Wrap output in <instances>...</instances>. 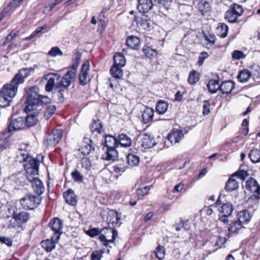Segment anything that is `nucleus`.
<instances>
[{
	"mask_svg": "<svg viewBox=\"0 0 260 260\" xmlns=\"http://www.w3.org/2000/svg\"><path fill=\"white\" fill-rule=\"evenodd\" d=\"M39 89L36 86L28 87L26 91L24 111L28 113L38 110L45 112V116L49 109V98L39 94Z\"/></svg>",
	"mask_w": 260,
	"mask_h": 260,
	"instance_id": "f257e3e1",
	"label": "nucleus"
},
{
	"mask_svg": "<svg viewBox=\"0 0 260 260\" xmlns=\"http://www.w3.org/2000/svg\"><path fill=\"white\" fill-rule=\"evenodd\" d=\"M35 69L32 68H23L18 70L11 80L10 83L5 84L0 89L6 96L11 100L15 96L18 91V86L23 84L25 79L31 73H34Z\"/></svg>",
	"mask_w": 260,
	"mask_h": 260,
	"instance_id": "f03ea898",
	"label": "nucleus"
},
{
	"mask_svg": "<svg viewBox=\"0 0 260 260\" xmlns=\"http://www.w3.org/2000/svg\"><path fill=\"white\" fill-rule=\"evenodd\" d=\"M17 157L19 159L20 162L23 163L26 177L30 178L31 176L39 175L40 163L41 161L43 160V155H38L37 158H35L30 156L26 150L19 149Z\"/></svg>",
	"mask_w": 260,
	"mask_h": 260,
	"instance_id": "7ed1b4c3",
	"label": "nucleus"
},
{
	"mask_svg": "<svg viewBox=\"0 0 260 260\" xmlns=\"http://www.w3.org/2000/svg\"><path fill=\"white\" fill-rule=\"evenodd\" d=\"M77 72L68 69L67 73L62 77L57 73L50 72V91L54 87L57 88L67 89L74 81Z\"/></svg>",
	"mask_w": 260,
	"mask_h": 260,
	"instance_id": "20e7f679",
	"label": "nucleus"
},
{
	"mask_svg": "<svg viewBox=\"0 0 260 260\" xmlns=\"http://www.w3.org/2000/svg\"><path fill=\"white\" fill-rule=\"evenodd\" d=\"M244 13L243 6L237 3H233L225 12L224 19L230 23L238 22V18Z\"/></svg>",
	"mask_w": 260,
	"mask_h": 260,
	"instance_id": "39448f33",
	"label": "nucleus"
},
{
	"mask_svg": "<svg viewBox=\"0 0 260 260\" xmlns=\"http://www.w3.org/2000/svg\"><path fill=\"white\" fill-rule=\"evenodd\" d=\"M30 215L25 212H21L18 213L14 212L12 217H9L6 218V221L9 222L7 228H15L16 226L21 227L22 224L26 223L29 219Z\"/></svg>",
	"mask_w": 260,
	"mask_h": 260,
	"instance_id": "423d86ee",
	"label": "nucleus"
},
{
	"mask_svg": "<svg viewBox=\"0 0 260 260\" xmlns=\"http://www.w3.org/2000/svg\"><path fill=\"white\" fill-rule=\"evenodd\" d=\"M25 128H26V127L24 123V118L23 117H19L15 119L12 120L8 127L4 130V131L0 133V135L3 136L2 141L3 142L5 138H7L9 144V136L6 137H5V135L14 131L22 129Z\"/></svg>",
	"mask_w": 260,
	"mask_h": 260,
	"instance_id": "0eeeda50",
	"label": "nucleus"
},
{
	"mask_svg": "<svg viewBox=\"0 0 260 260\" xmlns=\"http://www.w3.org/2000/svg\"><path fill=\"white\" fill-rule=\"evenodd\" d=\"M41 201V199L39 196H35L29 193L26 194L24 198L20 199V203L23 209L33 210L38 207Z\"/></svg>",
	"mask_w": 260,
	"mask_h": 260,
	"instance_id": "6e6552de",
	"label": "nucleus"
},
{
	"mask_svg": "<svg viewBox=\"0 0 260 260\" xmlns=\"http://www.w3.org/2000/svg\"><path fill=\"white\" fill-rule=\"evenodd\" d=\"M78 150L84 156L89 155V157H95V147L93 141L89 138L84 137L83 141Z\"/></svg>",
	"mask_w": 260,
	"mask_h": 260,
	"instance_id": "1a4fd4ad",
	"label": "nucleus"
},
{
	"mask_svg": "<svg viewBox=\"0 0 260 260\" xmlns=\"http://www.w3.org/2000/svg\"><path fill=\"white\" fill-rule=\"evenodd\" d=\"M106 221L108 228L119 226L121 224V213L115 210H109L107 213Z\"/></svg>",
	"mask_w": 260,
	"mask_h": 260,
	"instance_id": "9d476101",
	"label": "nucleus"
},
{
	"mask_svg": "<svg viewBox=\"0 0 260 260\" xmlns=\"http://www.w3.org/2000/svg\"><path fill=\"white\" fill-rule=\"evenodd\" d=\"M90 70V64L88 60H85L82 63L80 73L78 75L79 83L82 86L86 85L90 81L89 77V71Z\"/></svg>",
	"mask_w": 260,
	"mask_h": 260,
	"instance_id": "9b49d317",
	"label": "nucleus"
},
{
	"mask_svg": "<svg viewBox=\"0 0 260 260\" xmlns=\"http://www.w3.org/2000/svg\"><path fill=\"white\" fill-rule=\"evenodd\" d=\"M237 217V220L232 221L230 228H237V226L244 228L242 224L248 223L251 218V216L247 210H244L238 212Z\"/></svg>",
	"mask_w": 260,
	"mask_h": 260,
	"instance_id": "f8f14e48",
	"label": "nucleus"
},
{
	"mask_svg": "<svg viewBox=\"0 0 260 260\" xmlns=\"http://www.w3.org/2000/svg\"><path fill=\"white\" fill-rule=\"evenodd\" d=\"M37 175H34L29 177H26V179L31 184V187L34 192L38 195L40 196L42 194L45 190V187L41 180L39 179Z\"/></svg>",
	"mask_w": 260,
	"mask_h": 260,
	"instance_id": "ddd939ff",
	"label": "nucleus"
},
{
	"mask_svg": "<svg viewBox=\"0 0 260 260\" xmlns=\"http://www.w3.org/2000/svg\"><path fill=\"white\" fill-rule=\"evenodd\" d=\"M184 136L183 131L181 129L173 128L168 133L167 138L172 144L179 143Z\"/></svg>",
	"mask_w": 260,
	"mask_h": 260,
	"instance_id": "4468645a",
	"label": "nucleus"
},
{
	"mask_svg": "<svg viewBox=\"0 0 260 260\" xmlns=\"http://www.w3.org/2000/svg\"><path fill=\"white\" fill-rule=\"evenodd\" d=\"M142 52L144 54L143 58L145 59H148L150 61L157 59L158 51L153 49L148 44H145L142 48Z\"/></svg>",
	"mask_w": 260,
	"mask_h": 260,
	"instance_id": "2eb2a0df",
	"label": "nucleus"
},
{
	"mask_svg": "<svg viewBox=\"0 0 260 260\" xmlns=\"http://www.w3.org/2000/svg\"><path fill=\"white\" fill-rule=\"evenodd\" d=\"M63 197L68 205L74 207L77 205L78 199L72 189L69 188L64 191L63 193Z\"/></svg>",
	"mask_w": 260,
	"mask_h": 260,
	"instance_id": "dca6fc26",
	"label": "nucleus"
},
{
	"mask_svg": "<svg viewBox=\"0 0 260 260\" xmlns=\"http://www.w3.org/2000/svg\"><path fill=\"white\" fill-rule=\"evenodd\" d=\"M92 134L101 135L105 132V128L102 121L99 119H93L89 126Z\"/></svg>",
	"mask_w": 260,
	"mask_h": 260,
	"instance_id": "f3484780",
	"label": "nucleus"
},
{
	"mask_svg": "<svg viewBox=\"0 0 260 260\" xmlns=\"http://www.w3.org/2000/svg\"><path fill=\"white\" fill-rule=\"evenodd\" d=\"M108 233L112 234V239H108L104 235H101L99 237V239L102 244L105 246H108L110 243H113L115 239L118 236V232L115 229H106Z\"/></svg>",
	"mask_w": 260,
	"mask_h": 260,
	"instance_id": "a211bd4d",
	"label": "nucleus"
},
{
	"mask_svg": "<svg viewBox=\"0 0 260 260\" xmlns=\"http://www.w3.org/2000/svg\"><path fill=\"white\" fill-rule=\"evenodd\" d=\"M116 148L114 147H103L104 154L103 155V158L107 160L114 161L117 158L118 155Z\"/></svg>",
	"mask_w": 260,
	"mask_h": 260,
	"instance_id": "6ab92c4d",
	"label": "nucleus"
},
{
	"mask_svg": "<svg viewBox=\"0 0 260 260\" xmlns=\"http://www.w3.org/2000/svg\"><path fill=\"white\" fill-rule=\"evenodd\" d=\"M126 46L130 49L138 50L140 47V39L135 36H128L125 41Z\"/></svg>",
	"mask_w": 260,
	"mask_h": 260,
	"instance_id": "aec40b11",
	"label": "nucleus"
},
{
	"mask_svg": "<svg viewBox=\"0 0 260 260\" xmlns=\"http://www.w3.org/2000/svg\"><path fill=\"white\" fill-rule=\"evenodd\" d=\"M154 114V110L146 106L142 115V122L143 124H149L153 120Z\"/></svg>",
	"mask_w": 260,
	"mask_h": 260,
	"instance_id": "412c9836",
	"label": "nucleus"
},
{
	"mask_svg": "<svg viewBox=\"0 0 260 260\" xmlns=\"http://www.w3.org/2000/svg\"><path fill=\"white\" fill-rule=\"evenodd\" d=\"M152 0H138L137 9L141 13L148 12L153 7Z\"/></svg>",
	"mask_w": 260,
	"mask_h": 260,
	"instance_id": "4be33fe9",
	"label": "nucleus"
},
{
	"mask_svg": "<svg viewBox=\"0 0 260 260\" xmlns=\"http://www.w3.org/2000/svg\"><path fill=\"white\" fill-rule=\"evenodd\" d=\"M63 134V131L61 128H56L52 130L51 134L50 133V145L55 146L60 141Z\"/></svg>",
	"mask_w": 260,
	"mask_h": 260,
	"instance_id": "5701e85b",
	"label": "nucleus"
},
{
	"mask_svg": "<svg viewBox=\"0 0 260 260\" xmlns=\"http://www.w3.org/2000/svg\"><path fill=\"white\" fill-rule=\"evenodd\" d=\"M235 88V83L232 80L223 81L220 86V91L222 94H228Z\"/></svg>",
	"mask_w": 260,
	"mask_h": 260,
	"instance_id": "b1692460",
	"label": "nucleus"
},
{
	"mask_svg": "<svg viewBox=\"0 0 260 260\" xmlns=\"http://www.w3.org/2000/svg\"><path fill=\"white\" fill-rule=\"evenodd\" d=\"M117 140L118 146L123 148L129 147L132 144V140L131 138L125 134H119L117 136Z\"/></svg>",
	"mask_w": 260,
	"mask_h": 260,
	"instance_id": "393cba45",
	"label": "nucleus"
},
{
	"mask_svg": "<svg viewBox=\"0 0 260 260\" xmlns=\"http://www.w3.org/2000/svg\"><path fill=\"white\" fill-rule=\"evenodd\" d=\"M220 86L218 77L217 79H210L206 85L208 91L211 94L215 93L220 90Z\"/></svg>",
	"mask_w": 260,
	"mask_h": 260,
	"instance_id": "a878e982",
	"label": "nucleus"
},
{
	"mask_svg": "<svg viewBox=\"0 0 260 260\" xmlns=\"http://www.w3.org/2000/svg\"><path fill=\"white\" fill-rule=\"evenodd\" d=\"M20 34V30L18 29H14L11 31V32L5 38L2 40V46H5L8 44L10 43L11 41L14 40L16 37L19 36Z\"/></svg>",
	"mask_w": 260,
	"mask_h": 260,
	"instance_id": "bb28decb",
	"label": "nucleus"
},
{
	"mask_svg": "<svg viewBox=\"0 0 260 260\" xmlns=\"http://www.w3.org/2000/svg\"><path fill=\"white\" fill-rule=\"evenodd\" d=\"M81 58V53L79 51H77L74 53L72 58V64L68 67V69L77 72Z\"/></svg>",
	"mask_w": 260,
	"mask_h": 260,
	"instance_id": "cd10ccee",
	"label": "nucleus"
},
{
	"mask_svg": "<svg viewBox=\"0 0 260 260\" xmlns=\"http://www.w3.org/2000/svg\"><path fill=\"white\" fill-rule=\"evenodd\" d=\"M152 187V185H149L138 188L136 190L137 200H143L145 197L148 195L150 190Z\"/></svg>",
	"mask_w": 260,
	"mask_h": 260,
	"instance_id": "c85d7f7f",
	"label": "nucleus"
},
{
	"mask_svg": "<svg viewBox=\"0 0 260 260\" xmlns=\"http://www.w3.org/2000/svg\"><path fill=\"white\" fill-rule=\"evenodd\" d=\"M203 38H204L206 41L204 43V46L206 48L210 49L215 45L216 38L214 34L209 32L207 34L204 33Z\"/></svg>",
	"mask_w": 260,
	"mask_h": 260,
	"instance_id": "c756f323",
	"label": "nucleus"
},
{
	"mask_svg": "<svg viewBox=\"0 0 260 260\" xmlns=\"http://www.w3.org/2000/svg\"><path fill=\"white\" fill-rule=\"evenodd\" d=\"M197 9L201 15H204L210 11L211 7L209 3L206 0H199L197 4Z\"/></svg>",
	"mask_w": 260,
	"mask_h": 260,
	"instance_id": "7c9ffc66",
	"label": "nucleus"
},
{
	"mask_svg": "<svg viewBox=\"0 0 260 260\" xmlns=\"http://www.w3.org/2000/svg\"><path fill=\"white\" fill-rule=\"evenodd\" d=\"M105 145L103 147L117 148L118 146L117 137L112 135H108L105 137Z\"/></svg>",
	"mask_w": 260,
	"mask_h": 260,
	"instance_id": "2f4dec72",
	"label": "nucleus"
},
{
	"mask_svg": "<svg viewBox=\"0 0 260 260\" xmlns=\"http://www.w3.org/2000/svg\"><path fill=\"white\" fill-rule=\"evenodd\" d=\"M232 176L229 177L225 185V189L226 191L231 192L238 189L239 187L238 182L233 178Z\"/></svg>",
	"mask_w": 260,
	"mask_h": 260,
	"instance_id": "473e14b6",
	"label": "nucleus"
},
{
	"mask_svg": "<svg viewBox=\"0 0 260 260\" xmlns=\"http://www.w3.org/2000/svg\"><path fill=\"white\" fill-rule=\"evenodd\" d=\"M169 104L168 102L160 100L156 105L155 110L156 113L159 115H162L165 114L168 110Z\"/></svg>",
	"mask_w": 260,
	"mask_h": 260,
	"instance_id": "72a5a7b5",
	"label": "nucleus"
},
{
	"mask_svg": "<svg viewBox=\"0 0 260 260\" xmlns=\"http://www.w3.org/2000/svg\"><path fill=\"white\" fill-rule=\"evenodd\" d=\"M126 162L131 168L138 166L140 162V157L134 154L128 153L126 155Z\"/></svg>",
	"mask_w": 260,
	"mask_h": 260,
	"instance_id": "f704fd0d",
	"label": "nucleus"
},
{
	"mask_svg": "<svg viewBox=\"0 0 260 260\" xmlns=\"http://www.w3.org/2000/svg\"><path fill=\"white\" fill-rule=\"evenodd\" d=\"M200 73L194 70L190 71L187 78L188 83L191 85L196 84L200 79Z\"/></svg>",
	"mask_w": 260,
	"mask_h": 260,
	"instance_id": "c9c22d12",
	"label": "nucleus"
},
{
	"mask_svg": "<svg viewBox=\"0 0 260 260\" xmlns=\"http://www.w3.org/2000/svg\"><path fill=\"white\" fill-rule=\"evenodd\" d=\"M251 76V72L247 69H243L239 71L237 75L238 81L241 83L246 82Z\"/></svg>",
	"mask_w": 260,
	"mask_h": 260,
	"instance_id": "e433bc0d",
	"label": "nucleus"
},
{
	"mask_svg": "<svg viewBox=\"0 0 260 260\" xmlns=\"http://www.w3.org/2000/svg\"><path fill=\"white\" fill-rule=\"evenodd\" d=\"M54 231V233L50 240V244H52V246L50 245V251L55 248L54 244L58 242V240L60 238V235L62 233L61 231V229H52Z\"/></svg>",
	"mask_w": 260,
	"mask_h": 260,
	"instance_id": "4c0bfd02",
	"label": "nucleus"
},
{
	"mask_svg": "<svg viewBox=\"0 0 260 260\" xmlns=\"http://www.w3.org/2000/svg\"><path fill=\"white\" fill-rule=\"evenodd\" d=\"M113 64L123 67L125 64L126 60L123 54L117 52L113 56Z\"/></svg>",
	"mask_w": 260,
	"mask_h": 260,
	"instance_id": "58836bf2",
	"label": "nucleus"
},
{
	"mask_svg": "<svg viewBox=\"0 0 260 260\" xmlns=\"http://www.w3.org/2000/svg\"><path fill=\"white\" fill-rule=\"evenodd\" d=\"M122 67L113 64L110 68V73L113 77L116 79H121L123 76V70Z\"/></svg>",
	"mask_w": 260,
	"mask_h": 260,
	"instance_id": "ea45409f",
	"label": "nucleus"
},
{
	"mask_svg": "<svg viewBox=\"0 0 260 260\" xmlns=\"http://www.w3.org/2000/svg\"><path fill=\"white\" fill-rule=\"evenodd\" d=\"M248 157L253 163L260 162V149L257 148L252 149L248 154Z\"/></svg>",
	"mask_w": 260,
	"mask_h": 260,
	"instance_id": "a19ab883",
	"label": "nucleus"
},
{
	"mask_svg": "<svg viewBox=\"0 0 260 260\" xmlns=\"http://www.w3.org/2000/svg\"><path fill=\"white\" fill-rule=\"evenodd\" d=\"M217 35L222 38H225L228 33L229 27L224 23H220L217 27Z\"/></svg>",
	"mask_w": 260,
	"mask_h": 260,
	"instance_id": "79ce46f5",
	"label": "nucleus"
},
{
	"mask_svg": "<svg viewBox=\"0 0 260 260\" xmlns=\"http://www.w3.org/2000/svg\"><path fill=\"white\" fill-rule=\"evenodd\" d=\"M38 119L36 114H28L24 118V123L26 127H31L36 124Z\"/></svg>",
	"mask_w": 260,
	"mask_h": 260,
	"instance_id": "37998d69",
	"label": "nucleus"
},
{
	"mask_svg": "<svg viewBox=\"0 0 260 260\" xmlns=\"http://www.w3.org/2000/svg\"><path fill=\"white\" fill-rule=\"evenodd\" d=\"M233 210L234 207L233 205L230 203H226L225 204H223L221 207L220 212L223 215L230 216L231 215Z\"/></svg>",
	"mask_w": 260,
	"mask_h": 260,
	"instance_id": "c03bdc74",
	"label": "nucleus"
},
{
	"mask_svg": "<svg viewBox=\"0 0 260 260\" xmlns=\"http://www.w3.org/2000/svg\"><path fill=\"white\" fill-rule=\"evenodd\" d=\"M142 146L145 148H150L153 146V139L148 134H145L142 140Z\"/></svg>",
	"mask_w": 260,
	"mask_h": 260,
	"instance_id": "a18cd8bd",
	"label": "nucleus"
},
{
	"mask_svg": "<svg viewBox=\"0 0 260 260\" xmlns=\"http://www.w3.org/2000/svg\"><path fill=\"white\" fill-rule=\"evenodd\" d=\"M12 100L3 94L0 90V107L5 108L10 105Z\"/></svg>",
	"mask_w": 260,
	"mask_h": 260,
	"instance_id": "49530a36",
	"label": "nucleus"
},
{
	"mask_svg": "<svg viewBox=\"0 0 260 260\" xmlns=\"http://www.w3.org/2000/svg\"><path fill=\"white\" fill-rule=\"evenodd\" d=\"M258 184L257 182L255 179L252 177H250L246 181V188L247 189L253 192L254 189H255V187Z\"/></svg>",
	"mask_w": 260,
	"mask_h": 260,
	"instance_id": "de8ad7c7",
	"label": "nucleus"
},
{
	"mask_svg": "<svg viewBox=\"0 0 260 260\" xmlns=\"http://www.w3.org/2000/svg\"><path fill=\"white\" fill-rule=\"evenodd\" d=\"M71 176L75 182H82L83 181V176L77 169L71 173Z\"/></svg>",
	"mask_w": 260,
	"mask_h": 260,
	"instance_id": "09e8293b",
	"label": "nucleus"
},
{
	"mask_svg": "<svg viewBox=\"0 0 260 260\" xmlns=\"http://www.w3.org/2000/svg\"><path fill=\"white\" fill-rule=\"evenodd\" d=\"M211 104L209 100H204L203 102L202 114L204 116L208 115L211 111Z\"/></svg>",
	"mask_w": 260,
	"mask_h": 260,
	"instance_id": "8fccbe9b",
	"label": "nucleus"
},
{
	"mask_svg": "<svg viewBox=\"0 0 260 260\" xmlns=\"http://www.w3.org/2000/svg\"><path fill=\"white\" fill-rule=\"evenodd\" d=\"M47 28L46 25H44L41 27H38L36 28V29L34 31L30 36L25 37L23 39L24 41H29L32 38H34L35 36H36L38 34L40 33L42 30L45 29Z\"/></svg>",
	"mask_w": 260,
	"mask_h": 260,
	"instance_id": "3c124183",
	"label": "nucleus"
},
{
	"mask_svg": "<svg viewBox=\"0 0 260 260\" xmlns=\"http://www.w3.org/2000/svg\"><path fill=\"white\" fill-rule=\"evenodd\" d=\"M156 257L159 259L164 258L165 255V249L163 246H158L155 250Z\"/></svg>",
	"mask_w": 260,
	"mask_h": 260,
	"instance_id": "603ef678",
	"label": "nucleus"
},
{
	"mask_svg": "<svg viewBox=\"0 0 260 260\" xmlns=\"http://www.w3.org/2000/svg\"><path fill=\"white\" fill-rule=\"evenodd\" d=\"M209 56V54L206 51H203L199 54L197 64L200 67L202 66L204 62V60Z\"/></svg>",
	"mask_w": 260,
	"mask_h": 260,
	"instance_id": "864d4df0",
	"label": "nucleus"
},
{
	"mask_svg": "<svg viewBox=\"0 0 260 260\" xmlns=\"http://www.w3.org/2000/svg\"><path fill=\"white\" fill-rule=\"evenodd\" d=\"M127 168L128 167L124 165H121L117 164L113 167V171L115 173L119 174L120 175L122 173L124 172Z\"/></svg>",
	"mask_w": 260,
	"mask_h": 260,
	"instance_id": "5fc2aeb1",
	"label": "nucleus"
},
{
	"mask_svg": "<svg viewBox=\"0 0 260 260\" xmlns=\"http://www.w3.org/2000/svg\"><path fill=\"white\" fill-rule=\"evenodd\" d=\"M50 228H62L63 222L59 218L55 217L50 221Z\"/></svg>",
	"mask_w": 260,
	"mask_h": 260,
	"instance_id": "6e6d98bb",
	"label": "nucleus"
},
{
	"mask_svg": "<svg viewBox=\"0 0 260 260\" xmlns=\"http://www.w3.org/2000/svg\"><path fill=\"white\" fill-rule=\"evenodd\" d=\"M146 17L141 18L140 25L143 29L148 30L151 26V22L149 19H147Z\"/></svg>",
	"mask_w": 260,
	"mask_h": 260,
	"instance_id": "4d7b16f0",
	"label": "nucleus"
},
{
	"mask_svg": "<svg viewBox=\"0 0 260 260\" xmlns=\"http://www.w3.org/2000/svg\"><path fill=\"white\" fill-rule=\"evenodd\" d=\"M232 57L233 59L239 60L244 58L245 55L242 51L235 50L232 53Z\"/></svg>",
	"mask_w": 260,
	"mask_h": 260,
	"instance_id": "13d9d810",
	"label": "nucleus"
},
{
	"mask_svg": "<svg viewBox=\"0 0 260 260\" xmlns=\"http://www.w3.org/2000/svg\"><path fill=\"white\" fill-rule=\"evenodd\" d=\"M81 163L82 167H84L87 170H89L91 168V163L89 158L83 157L81 159Z\"/></svg>",
	"mask_w": 260,
	"mask_h": 260,
	"instance_id": "bf43d9fd",
	"label": "nucleus"
},
{
	"mask_svg": "<svg viewBox=\"0 0 260 260\" xmlns=\"http://www.w3.org/2000/svg\"><path fill=\"white\" fill-rule=\"evenodd\" d=\"M62 55L63 52L58 47H53L50 50V56L55 57Z\"/></svg>",
	"mask_w": 260,
	"mask_h": 260,
	"instance_id": "052dcab7",
	"label": "nucleus"
},
{
	"mask_svg": "<svg viewBox=\"0 0 260 260\" xmlns=\"http://www.w3.org/2000/svg\"><path fill=\"white\" fill-rule=\"evenodd\" d=\"M247 176H248V174L247 171L241 170L234 173L232 177L238 176L241 180H244Z\"/></svg>",
	"mask_w": 260,
	"mask_h": 260,
	"instance_id": "680f3d73",
	"label": "nucleus"
},
{
	"mask_svg": "<svg viewBox=\"0 0 260 260\" xmlns=\"http://www.w3.org/2000/svg\"><path fill=\"white\" fill-rule=\"evenodd\" d=\"M85 230V229H84ZM85 233L91 237H94L99 235L101 231H99V229H88L85 230Z\"/></svg>",
	"mask_w": 260,
	"mask_h": 260,
	"instance_id": "e2e57ef3",
	"label": "nucleus"
},
{
	"mask_svg": "<svg viewBox=\"0 0 260 260\" xmlns=\"http://www.w3.org/2000/svg\"><path fill=\"white\" fill-rule=\"evenodd\" d=\"M191 221V219H183L182 218H180L179 221L178 222H176V224L177 225V228H186L187 226H190L189 222Z\"/></svg>",
	"mask_w": 260,
	"mask_h": 260,
	"instance_id": "0e129e2a",
	"label": "nucleus"
},
{
	"mask_svg": "<svg viewBox=\"0 0 260 260\" xmlns=\"http://www.w3.org/2000/svg\"><path fill=\"white\" fill-rule=\"evenodd\" d=\"M103 17H98V27L102 31H104L107 26V21L105 20Z\"/></svg>",
	"mask_w": 260,
	"mask_h": 260,
	"instance_id": "69168bd1",
	"label": "nucleus"
},
{
	"mask_svg": "<svg viewBox=\"0 0 260 260\" xmlns=\"http://www.w3.org/2000/svg\"><path fill=\"white\" fill-rule=\"evenodd\" d=\"M103 251L102 250L94 251L91 254V260H101L103 256Z\"/></svg>",
	"mask_w": 260,
	"mask_h": 260,
	"instance_id": "338daca9",
	"label": "nucleus"
},
{
	"mask_svg": "<svg viewBox=\"0 0 260 260\" xmlns=\"http://www.w3.org/2000/svg\"><path fill=\"white\" fill-rule=\"evenodd\" d=\"M0 242L2 244H5L9 247H11L13 243L11 238L3 236H0Z\"/></svg>",
	"mask_w": 260,
	"mask_h": 260,
	"instance_id": "774afa93",
	"label": "nucleus"
}]
</instances>
